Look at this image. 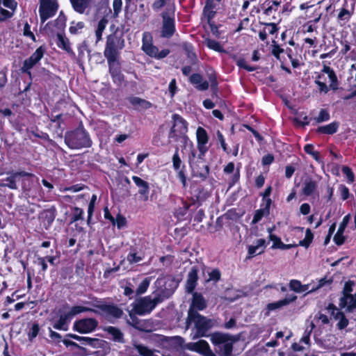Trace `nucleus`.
Segmentation results:
<instances>
[{
  "instance_id": "e2e57ef3",
  "label": "nucleus",
  "mask_w": 356,
  "mask_h": 356,
  "mask_svg": "<svg viewBox=\"0 0 356 356\" xmlns=\"http://www.w3.org/2000/svg\"><path fill=\"white\" fill-rule=\"evenodd\" d=\"M273 231V228L268 229V232L269 233V238L270 241H273L272 248L276 249L278 248V246H280V242H282V241H281L280 238H279L278 236L272 234Z\"/></svg>"
},
{
  "instance_id": "72a5a7b5",
  "label": "nucleus",
  "mask_w": 356,
  "mask_h": 356,
  "mask_svg": "<svg viewBox=\"0 0 356 356\" xmlns=\"http://www.w3.org/2000/svg\"><path fill=\"white\" fill-rule=\"evenodd\" d=\"M335 339L334 335H328L323 340H317L318 345L325 350H333L335 348Z\"/></svg>"
},
{
  "instance_id": "c85d7f7f",
  "label": "nucleus",
  "mask_w": 356,
  "mask_h": 356,
  "mask_svg": "<svg viewBox=\"0 0 356 356\" xmlns=\"http://www.w3.org/2000/svg\"><path fill=\"white\" fill-rule=\"evenodd\" d=\"M190 82L195 85L199 90H206L209 86L208 81H203V78L200 74H192L190 76Z\"/></svg>"
},
{
  "instance_id": "de8ad7c7",
  "label": "nucleus",
  "mask_w": 356,
  "mask_h": 356,
  "mask_svg": "<svg viewBox=\"0 0 356 356\" xmlns=\"http://www.w3.org/2000/svg\"><path fill=\"white\" fill-rule=\"evenodd\" d=\"M313 238H314V235H313V233L312 232L311 229H307L306 232H305V238L303 240L300 241L299 243L297 245H298V246L300 245V246H303V247L307 248L309 246V245L311 244V243L312 242Z\"/></svg>"
},
{
  "instance_id": "0eeeda50",
  "label": "nucleus",
  "mask_w": 356,
  "mask_h": 356,
  "mask_svg": "<svg viewBox=\"0 0 356 356\" xmlns=\"http://www.w3.org/2000/svg\"><path fill=\"white\" fill-rule=\"evenodd\" d=\"M211 341L220 356H233L234 341L228 335L216 334L211 337Z\"/></svg>"
},
{
  "instance_id": "9d476101",
  "label": "nucleus",
  "mask_w": 356,
  "mask_h": 356,
  "mask_svg": "<svg viewBox=\"0 0 356 356\" xmlns=\"http://www.w3.org/2000/svg\"><path fill=\"white\" fill-rule=\"evenodd\" d=\"M47 51V47L44 45L40 46L31 55V56L24 60L21 70L22 72L29 75L31 74V70L36 66L41 59L44 57Z\"/></svg>"
},
{
  "instance_id": "a211bd4d",
  "label": "nucleus",
  "mask_w": 356,
  "mask_h": 356,
  "mask_svg": "<svg viewBox=\"0 0 356 356\" xmlns=\"http://www.w3.org/2000/svg\"><path fill=\"white\" fill-rule=\"evenodd\" d=\"M99 309L101 314L109 321L120 318L123 314V311L115 305H102Z\"/></svg>"
},
{
  "instance_id": "864d4df0",
  "label": "nucleus",
  "mask_w": 356,
  "mask_h": 356,
  "mask_svg": "<svg viewBox=\"0 0 356 356\" xmlns=\"http://www.w3.org/2000/svg\"><path fill=\"white\" fill-rule=\"evenodd\" d=\"M90 310L91 309L85 307L74 306L70 309V311L68 313L66 314V315L68 316V317L71 319L73 316L78 314Z\"/></svg>"
},
{
  "instance_id": "5fc2aeb1",
  "label": "nucleus",
  "mask_w": 356,
  "mask_h": 356,
  "mask_svg": "<svg viewBox=\"0 0 356 356\" xmlns=\"http://www.w3.org/2000/svg\"><path fill=\"white\" fill-rule=\"evenodd\" d=\"M84 23L83 22H72L71 23V26L70 27V32L72 34H79L81 33V30L84 28Z\"/></svg>"
},
{
  "instance_id": "a18cd8bd",
  "label": "nucleus",
  "mask_w": 356,
  "mask_h": 356,
  "mask_svg": "<svg viewBox=\"0 0 356 356\" xmlns=\"http://www.w3.org/2000/svg\"><path fill=\"white\" fill-rule=\"evenodd\" d=\"M152 278L148 277H145L138 285L136 290V295L140 296L145 293L149 286Z\"/></svg>"
},
{
  "instance_id": "423d86ee",
  "label": "nucleus",
  "mask_w": 356,
  "mask_h": 356,
  "mask_svg": "<svg viewBox=\"0 0 356 356\" xmlns=\"http://www.w3.org/2000/svg\"><path fill=\"white\" fill-rule=\"evenodd\" d=\"M124 47V39L118 37L115 35H108L104 51V54L107 59V62L118 61L119 51L121 50Z\"/></svg>"
},
{
  "instance_id": "4be33fe9",
  "label": "nucleus",
  "mask_w": 356,
  "mask_h": 356,
  "mask_svg": "<svg viewBox=\"0 0 356 356\" xmlns=\"http://www.w3.org/2000/svg\"><path fill=\"white\" fill-rule=\"evenodd\" d=\"M175 31V19L167 14H163V27L161 35L169 38L172 36Z\"/></svg>"
},
{
  "instance_id": "c03bdc74",
  "label": "nucleus",
  "mask_w": 356,
  "mask_h": 356,
  "mask_svg": "<svg viewBox=\"0 0 356 356\" xmlns=\"http://www.w3.org/2000/svg\"><path fill=\"white\" fill-rule=\"evenodd\" d=\"M311 323H314L315 326L316 325H328L330 323V318L326 314L318 312L314 315V320Z\"/></svg>"
},
{
  "instance_id": "412c9836",
  "label": "nucleus",
  "mask_w": 356,
  "mask_h": 356,
  "mask_svg": "<svg viewBox=\"0 0 356 356\" xmlns=\"http://www.w3.org/2000/svg\"><path fill=\"white\" fill-rule=\"evenodd\" d=\"M109 73L113 81L117 86H121L124 81V76L121 72L120 63L118 61L108 62Z\"/></svg>"
},
{
  "instance_id": "6ab92c4d",
  "label": "nucleus",
  "mask_w": 356,
  "mask_h": 356,
  "mask_svg": "<svg viewBox=\"0 0 356 356\" xmlns=\"http://www.w3.org/2000/svg\"><path fill=\"white\" fill-rule=\"evenodd\" d=\"M161 341L166 348L171 351H179L183 348L184 344V339L181 337H162Z\"/></svg>"
},
{
  "instance_id": "9b49d317",
  "label": "nucleus",
  "mask_w": 356,
  "mask_h": 356,
  "mask_svg": "<svg viewBox=\"0 0 356 356\" xmlns=\"http://www.w3.org/2000/svg\"><path fill=\"white\" fill-rule=\"evenodd\" d=\"M7 175H8L7 177L0 179V186L8 187L12 190H17L18 188L17 182L20 179V178L24 177H33L32 173L25 171L9 172Z\"/></svg>"
},
{
  "instance_id": "393cba45",
  "label": "nucleus",
  "mask_w": 356,
  "mask_h": 356,
  "mask_svg": "<svg viewBox=\"0 0 356 356\" xmlns=\"http://www.w3.org/2000/svg\"><path fill=\"white\" fill-rule=\"evenodd\" d=\"M297 296L293 294H289L286 296L282 300H278L275 302H271L267 305L266 309L268 310V312L269 313L271 311L276 310L277 309H280L284 306H286L289 305L291 302H293L296 300Z\"/></svg>"
},
{
  "instance_id": "69168bd1",
  "label": "nucleus",
  "mask_w": 356,
  "mask_h": 356,
  "mask_svg": "<svg viewBox=\"0 0 356 356\" xmlns=\"http://www.w3.org/2000/svg\"><path fill=\"white\" fill-rule=\"evenodd\" d=\"M294 121L296 122L298 125L305 126L309 124V118L307 115L302 116V115L298 114L296 118H295Z\"/></svg>"
},
{
  "instance_id": "052dcab7",
  "label": "nucleus",
  "mask_w": 356,
  "mask_h": 356,
  "mask_svg": "<svg viewBox=\"0 0 356 356\" xmlns=\"http://www.w3.org/2000/svg\"><path fill=\"white\" fill-rule=\"evenodd\" d=\"M342 172L346 175L348 183L351 184L354 181L355 175L352 170L348 166H343Z\"/></svg>"
},
{
  "instance_id": "dca6fc26",
  "label": "nucleus",
  "mask_w": 356,
  "mask_h": 356,
  "mask_svg": "<svg viewBox=\"0 0 356 356\" xmlns=\"http://www.w3.org/2000/svg\"><path fill=\"white\" fill-rule=\"evenodd\" d=\"M186 348L203 356H216L211 349L209 343L204 340L188 343L186 345Z\"/></svg>"
},
{
  "instance_id": "b1692460",
  "label": "nucleus",
  "mask_w": 356,
  "mask_h": 356,
  "mask_svg": "<svg viewBox=\"0 0 356 356\" xmlns=\"http://www.w3.org/2000/svg\"><path fill=\"white\" fill-rule=\"evenodd\" d=\"M198 268L197 266H193L187 275L186 283V291L188 293H192L196 287L198 279Z\"/></svg>"
},
{
  "instance_id": "2eb2a0df",
  "label": "nucleus",
  "mask_w": 356,
  "mask_h": 356,
  "mask_svg": "<svg viewBox=\"0 0 356 356\" xmlns=\"http://www.w3.org/2000/svg\"><path fill=\"white\" fill-rule=\"evenodd\" d=\"M17 8L15 0H0V22L11 18Z\"/></svg>"
},
{
  "instance_id": "8fccbe9b",
  "label": "nucleus",
  "mask_w": 356,
  "mask_h": 356,
  "mask_svg": "<svg viewBox=\"0 0 356 356\" xmlns=\"http://www.w3.org/2000/svg\"><path fill=\"white\" fill-rule=\"evenodd\" d=\"M314 327H315L314 323H310L309 326H308L306 328V330L304 332V334L300 341V343H304L306 345L309 344L310 334L312 332Z\"/></svg>"
},
{
  "instance_id": "f03ea898",
  "label": "nucleus",
  "mask_w": 356,
  "mask_h": 356,
  "mask_svg": "<svg viewBox=\"0 0 356 356\" xmlns=\"http://www.w3.org/2000/svg\"><path fill=\"white\" fill-rule=\"evenodd\" d=\"M314 83L317 85L319 92L324 94H327L330 89L337 90L339 86L338 79L334 71L327 65H323V69L316 77Z\"/></svg>"
},
{
  "instance_id": "0e129e2a",
  "label": "nucleus",
  "mask_w": 356,
  "mask_h": 356,
  "mask_svg": "<svg viewBox=\"0 0 356 356\" xmlns=\"http://www.w3.org/2000/svg\"><path fill=\"white\" fill-rule=\"evenodd\" d=\"M330 120V113L325 109H321L320 111L318 116L316 118L317 123H321Z\"/></svg>"
},
{
  "instance_id": "cd10ccee",
  "label": "nucleus",
  "mask_w": 356,
  "mask_h": 356,
  "mask_svg": "<svg viewBox=\"0 0 356 356\" xmlns=\"http://www.w3.org/2000/svg\"><path fill=\"white\" fill-rule=\"evenodd\" d=\"M218 3L213 0H207L205 6L203 9V14L207 19L208 22L211 21L214 17L216 9L218 6Z\"/></svg>"
},
{
  "instance_id": "09e8293b",
  "label": "nucleus",
  "mask_w": 356,
  "mask_h": 356,
  "mask_svg": "<svg viewBox=\"0 0 356 356\" xmlns=\"http://www.w3.org/2000/svg\"><path fill=\"white\" fill-rule=\"evenodd\" d=\"M108 21L103 18L97 24V29L95 31V35L97 38V42L102 40V33L104 31L106 26L107 24Z\"/></svg>"
},
{
  "instance_id": "49530a36",
  "label": "nucleus",
  "mask_w": 356,
  "mask_h": 356,
  "mask_svg": "<svg viewBox=\"0 0 356 356\" xmlns=\"http://www.w3.org/2000/svg\"><path fill=\"white\" fill-rule=\"evenodd\" d=\"M204 44L209 49H213V50H214L216 51H218V52H222V51H224L223 48L222 47L218 41H216L215 40L207 38L204 40Z\"/></svg>"
},
{
  "instance_id": "2f4dec72",
  "label": "nucleus",
  "mask_w": 356,
  "mask_h": 356,
  "mask_svg": "<svg viewBox=\"0 0 356 356\" xmlns=\"http://www.w3.org/2000/svg\"><path fill=\"white\" fill-rule=\"evenodd\" d=\"M73 9L80 13L83 14L86 8H88L91 0H70Z\"/></svg>"
},
{
  "instance_id": "39448f33",
  "label": "nucleus",
  "mask_w": 356,
  "mask_h": 356,
  "mask_svg": "<svg viewBox=\"0 0 356 356\" xmlns=\"http://www.w3.org/2000/svg\"><path fill=\"white\" fill-rule=\"evenodd\" d=\"M163 302L162 298L159 297L157 293L154 291L152 296H147L139 299L134 305L133 310L138 315H145L149 314L159 302Z\"/></svg>"
},
{
  "instance_id": "58836bf2",
  "label": "nucleus",
  "mask_w": 356,
  "mask_h": 356,
  "mask_svg": "<svg viewBox=\"0 0 356 356\" xmlns=\"http://www.w3.org/2000/svg\"><path fill=\"white\" fill-rule=\"evenodd\" d=\"M70 338H72L79 342H81L83 345H90L92 346H95L99 343V339L95 338H90L86 337H80L76 334H70L68 335Z\"/></svg>"
},
{
  "instance_id": "6e6552de",
  "label": "nucleus",
  "mask_w": 356,
  "mask_h": 356,
  "mask_svg": "<svg viewBox=\"0 0 356 356\" xmlns=\"http://www.w3.org/2000/svg\"><path fill=\"white\" fill-rule=\"evenodd\" d=\"M142 49L146 54L156 59L165 58L170 54V50L165 49L159 51L156 46L153 45L151 42V36L147 33H144L143 35Z\"/></svg>"
},
{
  "instance_id": "e433bc0d",
  "label": "nucleus",
  "mask_w": 356,
  "mask_h": 356,
  "mask_svg": "<svg viewBox=\"0 0 356 356\" xmlns=\"http://www.w3.org/2000/svg\"><path fill=\"white\" fill-rule=\"evenodd\" d=\"M197 147H207L209 140V137L206 130L199 127L196 131Z\"/></svg>"
},
{
  "instance_id": "f3484780",
  "label": "nucleus",
  "mask_w": 356,
  "mask_h": 356,
  "mask_svg": "<svg viewBox=\"0 0 356 356\" xmlns=\"http://www.w3.org/2000/svg\"><path fill=\"white\" fill-rule=\"evenodd\" d=\"M300 193L307 197H318V182L312 177H306L302 181Z\"/></svg>"
},
{
  "instance_id": "37998d69",
  "label": "nucleus",
  "mask_w": 356,
  "mask_h": 356,
  "mask_svg": "<svg viewBox=\"0 0 356 356\" xmlns=\"http://www.w3.org/2000/svg\"><path fill=\"white\" fill-rule=\"evenodd\" d=\"M207 277H205L206 282H212L213 283H216L220 280L221 277V273L220 270L217 268L209 269L207 271Z\"/></svg>"
},
{
  "instance_id": "7ed1b4c3",
  "label": "nucleus",
  "mask_w": 356,
  "mask_h": 356,
  "mask_svg": "<svg viewBox=\"0 0 356 356\" xmlns=\"http://www.w3.org/2000/svg\"><path fill=\"white\" fill-rule=\"evenodd\" d=\"M192 323L194 324V327L196 329V332L192 337L193 339L206 336L208 330L212 327L211 320L200 315L193 308H190L188 312L186 329H188L189 325Z\"/></svg>"
},
{
  "instance_id": "c9c22d12",
  "label": "nucleus",
  "mask_w": 356,
  "mask_h": 356,
  "mask_svg": "<svg viewBox=\"0 0 356 356\" xmlns=\"http://www.w3.org/2000/svg\"><path fill=\"white\" fill-rule=\"evenodd\" d=\"M311 284H302L298 280H291L289 282L290 289L296 293H302L310 290Z\"/></svg>"
},
{
  "instance_id": "13d9d810",
  "label": "nucleus",
  "mask_w": 356,
  "mask_h": 356,
  "mask_svg": "<svg viewBox=\"0 0 356 356\" xmlns=\"http://www.w3.org/2000/svg\"><path fill=\"white\" fill-rule=\"evenodd\" d=\"M96 200H97V195H92L90 202L88 205V220H87L88 224H90V220H91V218H92V213L94 211Z\"/></svg>"
},
{
  "instance_id": "774afa93",
  "label": "nucleus",
  "mask_w": 356,
  "mask_h": 356,
  "mask_svg": "<svg viewBox=\"0 0 356 356\" xmlns=\"http://www.w3.org/2000/svg\"><path fill=\"white\" fill-rule=\"evenodd\" d=\"M39 330L40 327L38 324L33 323L28 332L29 339L32 340L33 338L36 337L37 335L38 334Z\"/></svg>"
},
{
  "instance_id": "4d7b16f0",
  "label": "nucleus",
  "mask_w": 356,
  "mask_h": 356,
  "mask_svg": "<svg viewBox=\"0 0 356 356\" xmlns=\"http://www.w3.org/2000/svg\"><path fill=\"white\" fill-rule=\"evenodd\" d=\"M179 149L176 148L175 152L172 156V165L175 169V170H178L181 169V163L182 161L179 157V153H178Z\"/></svg>"
},
{
  "instance_id": "5701e85b",
  "label": "nucleus",
  "mask_w": 356,
  "mask_h": 356,
  "mask_svg": "<svg viewBox=\"0 0 356 356\" xmlns=\"http://www.w3.org/2000/svg\"><path fill=\"white\" fill-rule=\"evenodd\" d=\"M132 180L138 188V193L143 201L148 200L149 193V184L138 176H133Z\"/></svg>"
},
{
  "instance_id": "4c0bfd02",
  "label": "nucleus",
  "mask_w": 356,
  "mask_h": 356,
  "mask_svg": "<svg viewBox=\"0 0 356 356\" xmlns=\"http://www.w3.org/2000/svg\"><path fill=\"white\" fill-rule=\"evenodd\" d=\"M70 338H72L79 342H81L83 345H90L92 346H95L99 343V339L95 338H90L86 337H80L76 334H70L68 335Z\"/></svg>"
},
{
  "instance_id": "a19ab883",
  "label": "nucleus",
  "mask_w": 356,
  "mask_h": 356,
  "mask_svg": "<svg viewBox=\"0 0 356 356\" xmlns=\"http://www.w3.org/2000/svg\"><path fill=\"white\" fill-rule=\"evenodd\" d=\"M70 318L65 314L60 315L59 319L53 325L54 328L59 330L66 331L68 330V321Z\"/></svg>"
},
{
  "instance_id": "bf43d9fd",
  "label": "nucleus",
  "mask_w": 356,
  "mask_h": 356,
  "mask_svg": "<svg viewBox=\"0 0 356 356\" xmlns=\"http://www.w3.org/2000/svg\"><path fill=\"white\" fill-rule=\"evenodd\" d=\"M352 13L346 8H341L338 14V19L347 22L350 19Z\"/></svg>"
},
{
  "instance_id": "ddd939ff",
  "label": "nucleus",
  "mask_w": 356,
  "mask_h": 356,
  "mask_svg": "<svg viewBox=\"0 0 356 356\" xmlns=\"http://www.w3.org/2000/svg\"><path fill=\"white\" fill-rule=\"evenodd\" d=\"M189 165L192 170L193 177L200 178L202 181H204L209 173V168L205 162L201 161H192L189 159Z\"/></svg>"
},
{
  "instance_id": "c756f323",
  "label": "nucleus",
  "mask_w": 356,
  "mask_h": 356,
  "mask_svg": "<svg viewBox=\"0 0 356 356\" xmlns=\"http://www.w3.org/2000/svg\"><path fill=\"white\" fill-rule=\"evenodd\" d=\"M282 3V0H266L262 4V8L264 9V13L266 15H270L273 12L277 11Z\"/></svg>"
},
{
  "instance_id": "a878e982",
  "label": "nucleus",
  "mask_w": 356,
  "mask_h": 356,
  "mask_svg": "<svg viewBox=\"0 0 356 356\" xmlns=\"http://www.w3.org/2000/svg\"><path fill=\"white\" fill-rule=\"evenodd\" d=\"M339 307L341 309H346L347 312H352L356 308V294L344 295L339 299Z\"/></svg>"
},
{
  "instance_id": "7c9ffc66",
  "label": "nucleus",
  "mask_w": 356,
  "mask_h": 356,
  "mask_svg": "<svg viewBox=\"0 0 356 356\" xmlns=\"http://www.w3.org/2000/svg\"><path fill=\"white\" fill-rule=\"evenodd\" d=\"M57 39L58 41L56 42L57 46L67 51L68 54L74 56V53L73 52L69 40L63 35L62 33H57Z\"/></svg>"
},
{
  "instance_id": "3c124183",
  "label": "nucleus",
  "mask_w": 356,
  "mask_h": 356,
  "mask_svg": "<svg viewBox=\"0 0 356 356\" xmlns=\"http://www.w3.org/2000/svg\"><path fill=\"white\" fill-rule=\"evenodd\" d=\"M135 348L138 353L142 356H157L152 350L142 344L136 345Z\"/></svg>"
},
{
  "instance_id": "603ef678",
  "label": "nucleus",
  "mask_w": 356,
  "mask_h": 356,
  "mask_svg": "<svg viewBox=\"0 0 356 356\" xmlns=\"http://www.w3.org/2000/svg\"><path fill=\"white\" fill-rule=\"evenodd\" d=\"M269 215V211H266L263 209H259L255 211L252 224L254 225L258 223L264 216Z\"/></svg>"
},
{
  "instance_id": "473e14b6",
  "label": "nucleus",
  "mask_w": 356,
  "mask_h": 356,
  "mask_svg": "<svg viewBox=\"0 0 356 356\" xmlns=\"http://www.w3.org/2000/svg\"><path fill=\"white\" fill-rule=\"evenodd\" d=\"M129 102L138 110H146L152 107V104L149 102L137 97H131Z\"/></svg>"
},
{
  "instance_id": "f704fd0d",
  "label": "nucleus",
  "mask_w": 356,
  "mask_h": 356,
  "mask_svg": "<svg viewBox=\"0 0 356 356\" xmlns=\"http://www.w3.org/2000/svg\"><path fill=\"white\" fill-rule=\"evenodd\" d=\"M206 302L201 294L195 293L193 296L192 304L190 308H193L194 310L197 309L198 310H202L206 307Z\"/></svg>"
},
{
  "instance_id": "f8f14e48",
  "label": "nucleus",
  "mask_w": 356,
  "mask_h": 356,
  "mask_svg": "<svg viewBox=\"0 0 356 356\" xmlns=\"http://www.w3.org/2000/svg\"><path fill=\"white\" fill-rule=\"evenodd\" d=\"M58 8L56 0H40L39 13L41 22L44 23L49 18L54 16Z\"/></svg>"
},
{
  "instance_id": "bb28decb",
  "label": "nucleus",
  "mask_w": 356,
  "mask_h": 356,
  "mask_svg": "<svg viewBox=\"0 0 356 356\" xmlns=\"http://www.w3.org/2000/svg\"><path fill=\"white\" fill-rule=\"evenodd\" d=\"M266 248V241L263 238H259L256 241L254 245H249L248 252V258H252L255 255L260 254L264 252Z\"/></svg>"
},
{
  "instance_id": "79ce46f5",
  "label": "nucleus",
  "mask_w": 356,
  "mask_h": 356,
  "mask_svg": "<svg viewBox=\"0 0 356 356\" xmlns=\"http://www.w3.org/2000/svg\"><path fill=\"white\" fill-rule=\"evenodd\" d=\"M339 125L338 122H334L329 124L319 127L317 129V132L325 134H333L337 131Z\"/></svg>"
},
{
  "instance_id": "338daca9",
  "label": "nucleus",
  "mask_w": 356,
  "mask_h": 356,
  "mask_svg": "<svg viewBox=\"0 0 356 356\" xmlns=\"http://www.w3.org/2000/svg\"><path fill=\"white\" fill-rule=\"evenodd\" d=\"M339 192L343 200H346L347 199H348L350 196V192L348 188L346 187L345 185L340 184L339 186Z\"/></svg>"
},
{
  "instance_id": "4468645a",
  "label": "nucleus",
  "mask_w": 356,
  "mask_h": 356,
  "mask_svg": "<svg viewBox=\"0 0 356 356\" xmlns=\"http://www.w3.org/2000/svg\"><path fill=\"white\" fill-rule=\"evenodd\" d=\"M98 322L92 318H83L74 323L73 328L75 331L87 334L93 332L97 327Z\"/></svg>"
},
{
  "instance_id": "1a4fd4ad",
  "label": "nucleus",
  "mask_w": 356,
  "mask_h": 356,
  "mask_svg": "<svg viewBox=\"0 0 356 356\" xmlns=\"http://www.w3.org/2000/svg\"><path fill=\"white\" fill-rule=\"evenodd\" d=\"M173 124L169 133V138L177 141L179 138L184 136L188 131V124L186 121L178 114H174L172 117Z\"/></svg>"
},
{
  "instance_id": "20e7f679",
  "label": "nucleus",
  "mask_w": 356,
  "mask_h": 356,
  "mask_svg": "<svg viewBox=\"0 0 356 356\" xmlns=\"http://www.w3.org/2000/svg\"><path fill=\"white\" fill-rule=\"evenodd\" d=\"M179 285V282L171 275L159 277L154 282V291L162 300L170 297Z\"/></svg>"
},
{
  "instance_id": "aec40b11",
  "label": "nucleus",
  "mask_w": 356,
  "mask_h": 356,
  "mask_svg": "<svg viewBox=\"0 0 356 356\" xmlns=\"http://www.w3.org/2000/svg\"><path fill=\"white\" fill-rule=\"evenodd\" d=\"M326 309L335 320L339 321L337 326L339 330H343L348 326V320L346 318L344 314L340 312L333 304H329Z\"/></svg>"
},
{
  "instance_id": "ea45409f",
  "label": "nucleus",
  "mask_w": 356,
  "mask_h": 356,
  "mask_svg": "<svg viewBox=\"0 0 356 356\" xmlns=\"http://www.w3.org/2000/svg\"><path fill=\"white\" fill-rule=\"evenodd\" d=\"M105 331L111 336L113 341L117 342L123 341V334L118 328L108 326L105 329Z\"/></svg>"
},
{
  "instance_id": "f257e3e1",
  "label": "nucleus",
  "mask_w": 356,
  "mask_h": 356,
  "mask_svg": "<svg viewBox=\"0 0 356 356\" xmlns=\"http://www.w3.org/2000/svg\"><path fill=\"white\" fill-rule=\"evenodd\" d=\"M64 140L66 145L71 149L90 147L92 143L89 133L83 125L72 131H67L65 134Z\"/></svg>"
},
{
  "instance_id": "680f3d73",
  "label": "nucleus",
  "mask_w": 356,
  "mask_h": 356,
  "mask_svg": "<svg viewBox=\"0 0 356 356\" xmlns=\"http://www.w3.org/2000/svg\"><path fill=\"white\" fill-rule=\"evenodd\" d=\"M185 168H186L185 165H183L181 169L175 170L177 172V176L178 179L180 180V181L181 182L184 188H186V185H187Z\"/></svg>"
},
{
  "instance_id": "6e6d98bb",
  "label": "nucleus",
  "mask_w": 356,
  "mask_h": 356,
  "mask_svg": "<svg viewBox=\"0 0 356 356\" xmlns=\"http://www.w3.org/2000/svg\"><path fill=\"white\" fill-rule=\"evenodd\" d=\"M55 217L56 215L54 211L50 209L45 210L42 213V218L47 222L49 225L54 222Z\"/></svg>"
}]
</instances>
